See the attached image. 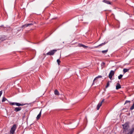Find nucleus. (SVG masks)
<instances>
[{
    "instance_id": "1",
    "label": "nucleus",
    "mask_w": 134,
    "mask_h": 134,
    "mask_svg": "<svg viewBox=\"0 0 134 134\" xmlns=\"http://www.w3.org/2000/svg\"><path fill=\"white\" fill-rule=\"evenodd\" d=\"M122 126L124 129L123 132L125 133L128 131V129L129 127V123L127 122L125 123L124 124L122 125Z\"/></svg>"
},
{
    "instance_id": "2",
    "label": "nucleus",
    "mask_w": 134,
    "mask_h": 134,
    "mask_svg": "<svg viewBox=\"0 0 134 134\" xmlns=\"http://www.w3.org/2000/svg\"><path fill=\"white\" fill-rule=\"evenodd\" d=\"M57 51L56 49L53 50L47 53L46 54L49 55H53Z\"/></svg>"
},
{
    "instance_id": "3",
    "label": "nucleus",
    "mask_w": 134,
    "mask_h": 134,
    "mask_svg": "<svg viewBox=\"0 0 134 134\" xmlns=\"http://www.w3.org/2000/svg\"><path fill=\"white\" fill-rule=\"evenodd\" d=\"M115 73L114 71L113 70H111L109 75V77L110 79H111L112 76L114 75Z\"/></svg>"
},
{
    "instance_id": "4",
    "label": "nucleus",
    "mask_w": 134,
    "mask_h": 134,
    "mask_svg": "<svg viewBox=\"0 0 134 134\" xmlns=\"http://www.w3.org/2000/svg\"><path fill=\"white\" fill-rule=\"evenodd\" d=\"M21 109V107H18L15 108L14 109V110L16 112H17L20 111Z\"/></svg>"
},
{
    "instance_id": "5",
    "label": "nucleus",
    "mask_w": 134,
    "mask_h": 134,
    "mask_svg": "<svg viewBox=\"0 0 134 134\" xmlns=\"http://www.w3.org/2000/svg\"><path fill=\"white\" fill-rule=\"evenodd\" d=\"M78 46L80 47H82L84 48H87L88 47V46H86L84 45H83V44H81V43L79 44Z\"/></svg>"
},
{
    "instance_id": "6",
    "label": "nucleus",
    "mask_w": 134,
    "mask_h": 134,
    "mask_svg": "<svg viewBox=\"0 0 134 134\" xmlns=\"http://www.w3.org/2000/svg\"><path fill=\"white\" fill-rule=\"evenodd\" d=\"M121 86L119 83H117L116 86V89L118 90L121 88Z\"/></svg>"
},
{
    "instance_id": "7",
    "label": "nucleus",
    "mask_w": 134,
    "mask_h": 134,
    "mask_svg": "<svg viewBox=\"0 0 134 134\" xmlns=\"http://www.w3.org/2000/svg\"><path fill=\"white\" fill-rule=\"evenodd\" d=\"M41 111L42 109L41 110V111L40 112L39 114L37 115L36 118L37 120H38L40 118L41 114Z\"/></svg>"
},
{
    "instance_id": "8",
    "label": "nucleus",
    "mask_w": 134,
    "mask_h": 134,
    "mask_svg": "<svg viewBox=\"0 0 134 134\" xmlns=\"http://www.w3.org/2000/svg\"><path fill=\"white\" fill-rule=\"evenodd\" d=\"M106 43V42H105L104 43H101V44H100L99 45H98V46L94 47V48H98V47H99L100 46H103V45L105 44Z\"/></svg>"
},
{
    "instance_id": "9",
    "label": "nucleus",
    "mask_w": 134,
    "mask_h": 134,
    "mask_svg": "<svg viewBox=\"0 0 134 134\" xmlns=\"http://www.w3.org/2000/svg\"><path fill=\"white\" fill-rule=\"evenodd\" d=\"M54 93L55 95H59V93L57 90H55Z\"/></svg>"
},
{
    "instance_id": "10",
    "label": "nucleus",
    "mask_w": 134,
    "mask_h": 134,
    "mask_svg": "<svg viewBox=\"0 0 134 134\" xmlns=\"http://www.w3.org/2000/svg\"><path fill=\"white\" fill-rule=\"evenodd\" d=\"M134 131V127H133L130 130V131L127 134H132Z\"/></svg>"
},
{
    "instance_id": "11",
    "label": "nucleus",
    "mask_w": 134,
    "mask_h": 134,
    "mask_svg": "<svg viewBox=\"0 0 134 134\" xmlns=\"http://www.w3.org/2000/svg\"><path fill=\"white\" fill-rule=\"evenodd\" d=\"M103 2H104L105 3H106L107 4H111V2H110V1H107L106 0H104L103 1Z\"/></svg>"
},
{
    "instance_id": "12",
    "label": "nucleus",
    "mask_w": 134,
    "mask_h": 134,
    "mask_svg": "<svg viewBox=\"0 0 134 134\" xmlns=\"http://www.w3.org/2000/svg\"><path fill=\"white\" fill-rule=\"evenodd\" d=\"M102 105V104H101V103L98 104L97 106V110H98L99 109L100 107Z\"/></svg>"
},
{
    "instance_id": "13",
    "label": "nucleus",
    "mask_w": 134,
    "mask_h": 134,
    "mask_svg": "<svg viewBox=\"0 0 134 134\" xmlns=\"http://www.w3.org/2000/svg\"><path fill=\"white\" fill-rule=\"evenodd\" d=\"M33 25V24L32 23L28 24H25V25H23L22 26V27H23L24 26L27 27L29 26L30 25Z\"/></svg>"
},
{
    "instance_id": "14",
    "label": "nucleus",
    "mask_w": 134,
    "mask_h": 134,
    "mask_svg": "<svg viewBox=\"0 0 134 134\" xmlns=\"http://www.w3.org/2000/svg\"><path fill=\"white\" fill-rule=\"evenodd\" d=\"M25 104H21L19 103H15V105L18 106H23Z\"/></svg>"
},
{
    "instance_id": "15",
    "label": "nucleus",
    "mask_w": 134,
    "mask_h": 134,
    "mask_svg": "<svg viewBox=\"0 0 134 134\" xmlns=\"http://www.w3.org/2000/svg\"><path fill=\"white\" fill-rule=\"evenodd\" d=\"M108 49H107L106 50L102 51V53H103V54H105L107 53L108 52Z\"/></svg>"
},
{
    "instance_id": "16",
    "label": "nucleus",
    "mask_w": 134,
    "mask_h": 134,
    "mask_svg": "<svg viewBox=\"0 0 134 134\" xmlns=\"http://www.w3.org/2000/svg\"><path fill=\"white\" fill-rule=\"evenodd\" d=\"M129 70V69H123V72L124 73H125L128 71Z\"/></svg>"
},
{
    "instance_id": "17",
    "label": "nucleus",
    "mask_w": 134,
    "mask_h": 134,
    "mask_svg": "<svg viewBox=\"0 0 134 134\" xmlns=\"http://www.w3.org/2000/svg\"><path fill=\"white\" fill-rule=\"evenodd\" d=\"M7 99L5 97H3L2 99V102H4Z\"/></svg>"
},
{
    "instance_id": "18",
    "label": "nucleus",
    "mask_w": 134,
    "mask_h": 134,
    "mask_svg": "<svg viewBox=\"0 0 134 134\" xmlns=\"http://www.w3.org/2000/svg\"><path fill=\"white\" fill-rule=\"evenodd\" d=\"M123 75H120L118 77V79H121Z\"/></svg>"
},
{
    "instance_id": "19",
    "label": "nucleus",
    "mask_w": 134,
    "mask_h": 134,
    "mask_svg": "<svg viewBox=\"0 0 134 134\" xmlns=\"http://www.w3.org/2000/svg\"><path fill=\"white\" fill-rule=\"evenodd\" d=\"M97 77H96L94 79L93 81V83L92 84V85H93L94 84V81L96 80L97 79Z\"/></svg>"
},
{
    "instance_id": "20",
    "label": "nucleus",
    "mask_w": 134,
    "mask_h": 134,
    "mask_svg": "<svg viewBox=\"0 0 134 134\" xmlns=\"http://www.w3.org/2000/svg\"><path fill=\"white\" fill-rule=\"evenodd\" d=\"M57 62L58 63V64L59 65L60 63V61L59 60V59H58L57 60Z\"/></svg>"
},
{
    "instance_id": "21",
    "label": "nucleus",
    "mask_w": 134,
    "mask_h": 134,
    "mask_svg": "<svg viewBox=\"0 0 134 134\" xmlns=\"http://www.w3.org/2000/svg\"><path fill=\"white\" fill-rule=\"evenodd\" d=\"M134 108V103L133 104L132 106L130 108L131 110H132Z\"/></svg>"
},
{
    "instance_id": "22",
    "label": "nucleus",
    "mask_w": 134,
    "mask_h": 134,
    "mask_svg": "<svg viewBox=\"0 0 134 134\" xmlns=\"http://www.w3.org/2000/svg\"><path fill=\"white\" fill-rule=\"evenodd\" d=\"M109 82H108L107 83V85L105 86L106 88H107L109 86Z\"/></svg>"
},
{
    "instance_id": "23",
    "label": "nucleus",
    "mask_w": 134,
    "mask_h": 134,
    "mask_svg": "<svg viewBox=\"0 0 134 134\" xmlns=\"http://www.w3.org/2000/svg\"><path fill=\"white\" fill-rule=\"evenodd\" d=\"M10 104L12 105H15V103H10Z\"/></svg>"
},
{
    "instance_id": "24",
    "label": "nucleus",
    "mask_w": 134,
    "mask_h": 134,
    "mask_svg": "<svg viewBox=\"0 0 134 134\" xmlns=\"http://www.w3.org/2000/svg\"><path fill=\"white\" fill-rule=\"evenodd\" d=\"M130 101L126 100L124 104H125L126 103H130Z\"/></svg>"
},
{
    "instance_id": "25",
    "label": "nucleus",
    "mask_w": 134,
    "mask_h": 134,
    "mask_svg": "<svg viewBox=\"0 0 134 134\" xmlns=\"http://www.w3.org/2000/svg\"><path fill=\"white\" fill-rule=\"evenodd\" d=\"M97 77V78H101L102 77V76L100 75L98 76Z\"/></svg>"
},
{
    "instance_id": "26",
    "label": "nucleus",
    "mask_w": 134,
    "mask_h": 134,
    "mask_svg": "<svg viewBox=\"0 0 134 134\" xmlns=\"http://www.w3.org/2000/svg\"><path fill=\"white\" fill-rule=\"evenodd\" d=\"M104 99H103L101 102L100 103H101V104H102V103L104 102Z\"/></svg>"
},
{
    "instance_id": "27",
    "label": "nucleus",
    "mask_w": 134,
    "mask_h": 134,
    "mask_svg": "<svg viewBox=\"0 0 134 134\" xmlns=\"http://www.w3.org/2000/svg\"><path fill=\"white\" fill-rule=\"evenodd\" d=\"M86 119L87 121V117L86 116Z\"/></svg>"
},
{
    "instance_id": "28",
    "label": "nucleus",
    "mask_w": 134,
    "mask_h": 134,
    "mask_svg": "<svg viewBox=\"0 0 134 134\" xmlns=\"http://www.w3.org/2000/svg\"><path fill=\"white\" fill-rule=\"evenodd\" d=\"M103 65H104L105 64V63L104 62L103 63Z\"/></svg>"
},
{
    "instance_id": "29",
    "label": "nucleus",
    "mask_w": 134,
    "mask_h": 134,
    "mask_svg": "<svg viewBox=\"0 0 134 134\" xmlns=\"http://www.w3.org/2000/svg\"><path fill=\"white\" fill-rule=\"evenodd\" d=\"M43 55H46L44 53V54H43Z\"/></svg>"
},
{
    "instance_id": "30",
    "label": "nucleus",
    "mask_w": 134,
    "mask_h": 134,
    "mask_svg": "<svg viewBox=\"0 0 134 134\" xmlns=\"http://www.w3.org/2000/svg\"><path fill=\"white\" fill-rule=\"evenodd\" d=\"M79 124V123H78L77 124V126Z\"/></svg>"
},
{
    "instance_id": "31",
    "label": "nucleus",
    "mask_w": 134,
    "mask_h": 134,
    "mask_svg": "<svg viewBox=\"0 0 134 134\" xmlns=\"http://www.w3.org/2000/svg\"><path fill=\"white\" fill-rule=\"evenodd\" d=\"M61 52H60V56H61Z\"/></svg>"
}]
</instances>
